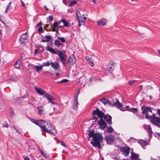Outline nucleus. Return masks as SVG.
<instances>
[{
	"instance_id": "1",
	"label": "nucleus",
	"mask_w": 160,
	"mask_h": 160,
	"mask_svg": "<svg viewBox=\"0 0 160 160\" xmlns=\"http://www.w3.org/2000/svg\"><path fill=\"white\" fill-rule=\"evenodd\" d=\"M141 110L142 111V113H146V118L148 119L151 120V122L153 124L160 127V109H158L157 113L159 115V117L156 116L155 114L153 113L152 115H149L148 112L152 113L151 108L150 107H147L142 106L141 107Z\"/></svg>"
},
{
	"instance_id": "2",
	"label": "nucleus",
	"mask_w": 160,
	"mask_h": 160,
	"mask_svg": "<svg viewBox=\"0 0 160 160\" xmlns=\"http://www.w3.org/2000/svg\"><path fill=\"white\" fill-rule=\"evenodd\" d=\"M45 49L47 51L50 52L53 54H57L59 57L60 61L64 66H67V63L66 61L67 57V55L64 53L63 51L58 50L56 52L53 48L49 47L48 46L46 47Z\"/></svg>"
},
{
	"instance_id": "3",
	"label": "nucleus",
	"mask_w": 160,
	"mask_h": 160,
	"mask_svg": "<svg viewBox=\"0 0 160 160\" xmlns=\"http://www.w3.org/2000/svg\"><path fill=\"white\" fill-rule=\"evenodd\" d=\"M102 141L103 137L102 134L99 133H96L92 138V141L90 142V143L94 147L101 149V142Z\"/></svg>"
},
{
	"instance_id": "4",
	"label": "nucleus",
	"mask_w": 160,
	"mask_h": 160,
	"mask_svg": "<svg viewBox=\"0 0 160 160\" xmlns=\"http://www.w3.org/2000/svg\"><path fill=\"white\" fill-rule=\"evenodd\" d=\"M41 129L42 131H45L52 134H54L57 132L56 130L52 128L51 125L46 122V123H44L42 124Z\"/></svg>"
},
{
	"instance_id": "5",
	"label": "nucleus",
	"mask_w": 160,
	"mask_h": 160,
	"mask_svg": "<svg viewBox=\"0 0 160 160\" xmlns=\"http://www.w3.org/2000/svg\"><path fill=\"white\" fill-rule=\"evenodd\" d=\"M115 100V101H110L105 98H102L101 100V102L104 104L108 103L110 105H112V107L115 106L117 108L120 107L122 106V104L119 102L118 99L116 98Z\"/></svg>"
},
{
	"instance_id": "6",
	"label": "nucleus",
	"mask_w": 160,
	"mask_h": 160,
	"mask_svg": "<svg viewBox=\"0 0 160 160\" xmlns=\"http://www.w3.org/2000/svg\"><path fill=\"white\" fill-rule=\"evenodd\" d=\"M76 62L75 57L73 54H72L69 58L68 60V67H71L76 63Z\"/></svg>"
},
{
	"instance_id": "7",
	"label": "nucleus",
	"mask_w": 160,
	"mask_h": 160,
	"mask_svg": "<svg viewBox=\"0 0 160 160\" xmlns=\"http://www.w3.org/2000/svg\"><path fill=\"white\" fill-rule=\"evenodd\" d=\"M92 114L96 115L100 119H103V117L104 115V113L100 111L99 109L97 108L96 110H93L92 112Z\"/></svg>"
},
{
	"instance_id": "8",
	"label": "nucleus",
	"mask_w": 160,
	"mask_h": 160,
	"mask_svg": "<svg viewBox=\"0 0 160 160\" xmlns=\"http://www.w3.org/2000/svg\"><path fill=\"white\" fill-rule=\"evenodd\" d=\"M80 92V91H78L77 93L76 94H75V96L74 98L73 102L74 103L72 105V107L73 109L76 110L78 108V98Z\"/></svg>"
},
{
	"instance_id": "9",
	"label": "nucleus",
	"mask_w": 160,
	"mask_h": 160,
	"mask_svg": "<svg viewBox=\"0 0 160 160\" xmlns=\"http://www.w3.org/2000/svg\"><path fill=\"white\" fill-rule=\"evenodd\" d=\"M31 121L32 122L35 124L36 125L39 126L41 128L42 124L44 123H46V121L43 120H35L34 119L30 118Z\"/></svg>"
},
{
	"instance_id": "10",
	"label": "nucleus",
	"mask_w": 160,
	"mask_h": 160,
	"mask_svg": "<svg viewBox=\"0 0 160 160\" xmlns=\"http://www.w3.org/2000/svg\"><path fill=\"white\" fill-rule=\"evenodd\" d=\"M98 123L99 126V128L102 130L104 129L107 126L106 122L103 119H100L98 122Z\"/></svg>"
},
{
	"instance_id": "11",
	"label": "nucleus",
	"mask_w": 160,
	"mask_h": 160,
	"mask_svg": "<svg viewBox=\"0 0 160 160\" xmlns=\"http://www.w3.org/2000/svg\"><path fill=\"white\" fill-rule=\"evenodd\" d=\"M84 14L82 15V17H80L78 19H77L78 22L79 26L84 25L85 23V21L87 19V18L84 16Z\"/></svg>"
},
{
	"instance_id": "12",
	"label": "nucleus",
	"mask_w": 160,
	"mask_h": 160,
	"mask_svg": "<svg viewBox=\"0 0 160 160\" xmlns=\"http://www.w3.org/2000/svg\"><path fill=\"white\" fill-rule=\"evenodd\" d=\"M120 150L125 156H127L129 153L130 148L127 147H121Z\"/></svg>"
},
{
	"instance_id": "13",
	"label": "nucleus",
	"mask_w": 160,
	"mask_h": 160,
	"mask_svg": "<svg viewBox=\"0 0 160 160\" xmlns=\"http://www.w3.org/2000/svg\"><path fill=\"white\" fill-rule=\"evenodd\" d=\"M28 35L27 33L22 34L20 36V41L23 43H25L28 42Z\"/></svg>"
},
{
	"instance_id": "14",
	"label": "nucleus",
	"mask_w": 160,
	"mask_h": 160,
	"mask_svg": "<svg viewBox=\"0 0 160 160\" xmlns=\"http://www.w3.org/2000/svg\"><path fill=\"white\" fill-rule=\"evenodd\" d=\"M103 119L105 120L109 125L111 124L112 123V117L109 115L107 114H104L103 117Z\"/></svg>"
},
{
	"instance_id": "15",
	"label": "nucleus",
	"mask_w": 160,
	"mask_h": 160,
	"mask_svg": "<svg viewBox=\"0 0 160 160\" xmlns=\"http://www.w3.org/2000/svg\"><path fill=\"white\" fill-rule=\"evenodd\" d=\"M114 139V137L111 135L106 136L105 137V139L107 142V143L110 144H111L113 143Z\"/></svg>"
},
{
	"instance_id": "16",
	"label": "nucleus",
	"mask_w": 160,
	"mask_h": 160,
	"mask_svg": "<svg viewBox=\"0 0 160 160\" xmlns=\"http://www.w3.org/2000/svg\"><path fill=\"white\" fill-rule=\"evenodd\" d=\"M51 65L52 67L55 70H57L60 68L59 63L57 62H51Z\"/></svg>"
},
{
	"instance_id": "17",
	"label": "nucleus",
	"mask_w": 160,
	"mask_h": 160,
	"mask_svg": "<svg viewBox=\"0 0 160 160\" xmlns=\"http://www.w3.org/2000/svg\"><path fill=\"white\" fill-rule=\"evenodd\" d=\"M23 57L21 56L20 58L15 63L14 65L15 68L19 69L20 68V63L22 60Z\"/></svg>"
},
{
	"instance_id": "18",
	"label": "nucleus",
	"mask_w": 160,
	"mask_h": 160,
	"mask_svg": "<svg viewBox=\"0 0 160 160\" xmlns=\"http://www.w3.org/2000/svg\"><path fill=\"white\" fill-rule=\"evenodd\" d=\"M115 64L114 63H109L108 65V71L109 72H112L113 70Z\"/></svg>"
},
{
	"instance_id": "19",
	"label": "nucleus",
	"mask_w": 160,
	"mask_h": 160,
	"mask_svg": "<svg viewBox=\"0 0 160 160\" xmlns=\"http://www.w3.org/2000/svg\"><path fill=\"white\" fill-rule=\"evenodd\" d=\"M35 90L40 95H45V93H47V92H45L44 90L41 89V88H38L36 87H35Z\"/></svg>"
},
{
	"instance_id": "20",
	"label": "nucleus",
	"mask_w": 160,
	"mask_h": 160,
	"mask_svg": "<svg viewBox=\"0 0 160 160\" xmlns=\"http://www.w3.org/2000/svg\"><path fill=\"white\" fill-rule=\"evenodd\" d=\"M45 97L47 98L48 101H51L54 99V98L51 95L48 94L47 92L45 93Z\"/></svg>"
},
{
	"instance_id": "21",
	"label": "nucleus",
	"mask_w": 160,
	"mask_h": 160,
	"mask_svg": "<svg viewBox=\"0 0 160 160\" xmlns=\"http://www.w3.org/2000/svg\"><path fill=\"white\" fill-rule=\"evenodd\" d=\"M58 24H60V22L58 23V22H56L53 23L52 27L51 28L52 31V32H55L56 31V28H57L58 27Z\"/></svg>"
},
{
	"instance_id": "22",
	"label": "nucleus",
	"mask_w": 160,
	"mask_h": 160,
	"mask_svg": "<svg viewBox=\"0 0 160 160\" xmlns=\"http://www.w3.org/2000/svg\"><path fill=\"white\" fill-rule=\"evenodd\" d=\"M34 68L35 69V71L37 72H38L42 69V65H35L33 66Z\"/></svg>"
},
{
	"instance_id": "23",
	"label": "nucleus",
	"mask_w": 160,
	"mask_h": 160,
	"mask_svg": "<svg viewBox=\"0 0 160 160\" xmlns=\"http://www.w3.org/2000/svg\"><path fill=\"white\" fill-rule=\"evenodd\" d=\"M131 159H133L135 160L138 158L139 155L137 153H133L132 152H131Z\"/></svg>"
},
{
	"instance_id": "24",
	"label": "nucleus",
	"mask_w": 160,
	"mask_h": 160,
	"mask_svg": "<svg viewBox=\"0 0 160 160\" xmlns=\"http://www.w3.org/2000/svg\"><path fill=\"white\" fill-rule=\"evenodd\" d=\"M138 143L141 145L142 147H145L147 145V142L146 141L141 139L138 142Z\"/></svg>"
},
{
	"instance_id": "25",
	"label": "nucleus",
	"mask_w": 160,
	"mask_h": 160,
	"mask_svg": "<svg viewBox=\"0 0 160 160\" xmlns=\"http://www.w3.org/2000/svg\"><path fill=\"white\" fill-rule=\"evenodd\" d=\"M95 133H94L93 131H89L88 133L89 137L87 138L88 140H89V138L91 137H92L93 138Z\"/></svg>"
},
{
	"instance_id": "26",
	"label": "nucleus",
	"mask_w": 160,
	"mask_h": 160,
	"mask_svg": "<svg viewBox=\"0 0 160 160\" xmlns=\"http://www.w3.org/2000/svg\"><path fill=\"white\" fill-rule=\"evenodd\" d=\"M57 39L54 41V44L56 47H59L60 46H62V44Z\"/></svg>"
},
{
	"instance_id": "27",
	"label": "nucleus",
	"mask_w": 160,
	"mask_h": 160,
	"mask_svg": "<svg viewBox=\"0 0 160 160\" xmlns=\"http://www.w3.org/2000/svg\"><path fill=\"white\" fill-rule=\"evenodd\" d=\"M97 23L99 26H104L106 24V22L102 19H100L98 21Z\"/></svg>"
},
{
	"instance_id": "28",
	"label": "nucleus",
	"mask_w": 160,
	"mask_h": 160,
	"mask_svg": "<svg viewBox=\"0 0 160 160\" xmlns=\"http://www.w3.org/2000/svg\"><path fill=\"white\" fill-rule=\"evenodd\" d=\"M61 22H62L64 24V26L68 27H69V23L66 20L64 19H62Z\"/></svg>"
},
{
	"instance_id": "29",
	"label": "nucleus",
	"mask_w": 160,
	"mask_h": 160,
	"mask_svg": "<svg viewBox=\"0 0 160 160\" xmlns=\"http://www.w3.org/2000/svg\"><path fill=\"white\" fill-rule=\"evenodd\" d=\"M113 131V129L111 126H109L106 130L107 132L108 133H112Z\"/></svg>"
},
{
	"instance_id": "30",
	"label": "nucleus",
	"mask_w": 160,
	"mask_h": 160,
	"mask_svg": "<svg viewBox=\"0 0 160 160\" xmlns=\"http://www.w3.org/2000/svg\"><path fill=\"white\" fill-rule=\"evenodd\" d=\"M43 108L42 107H38V114L40 115L43 114Z\"/></svg>"
},
{
	"instance_id": "31",
	"label": "nucleus",
	"mask_w": 160,
	"mask_h": 160,
	"mask_svg": "<svg viewBox=\"0 0 160 160\" xmlns=\"http://www.w3.org/2000/svg\"><path fill=\"white\" fill-rule=\"evenodd\" d=\"M80 9H78L76 12V15L77 16L76 18L77 19H78V18L80 17H82V16L81 14L80 13Z\"/></svg>"
},
{
	"instance_id": "32",
	"label": "nucleus",
	"mask_w": 160,
	"mask_h": 160,
	"mask_svg": "<svg viewBox=\"0 0 160 160\" xmlns=\"http://www.w3.org/2000/svg\"><path fill=\"white\" fill-rule=\"evenodd\" d=\"M53 18V17L52 15H50L48 18H47V22L48 23L51 22L52 21Z\"/></svg>"
},
{
	"instance_id": "33",
	"label": "nucleus",
	"mask_w": 160,
	"mask_h": 160,
	"mask_svg": "<svg viewBox=\"0 0 160 160\" xmlns=\"http://www.w3.org/2000/svg\"><path fill=\"white\" fill-rule=\"evenodd\" d=\"M45 38L46 39V40H47V42H48L50 40H51V44L52 43V38H51V36H47L46 35L45 36Z\"/></svg>"
},
{
	"instance_id": "34",
	"label": "nucleus",
	"mask_w": 160,
	"mask_h": 160,
	"mask_svg": "<svg viewBox=\"0 0 160 160\" xmlns=\"http://www.w3.org/2000/svg\"><path fill=\"white\" fill-rule=\"evenodd\" d=\"M147 130L149 134H151L152 133V128L150 126H148L147 127Z\"/></svg>"
},
{
	"instance_id": "35",
	"label": "nucleus",
	"mask_w": 160,
	"mask_h": 160,
	"mask_svg": "<svg viewBox=\"0 0 160 160\" xmlns=\"http://www.w3.org/2000/svg\"><path fill=\"white\" fill-rule=\"evenodd\" d=\"M40 151L41 155H42L44 158H46L48 157L46 153H44L40 149Z\"/></svg>"
},
{
	"instance_id": "36",
	"label": "nucleus",
	"mask_w": 160,
	"mask_h": 160,
	"mask_svg": "<svg viewBox=\"0 0 160 160\" xmlns=\"http://www.w3.org/2000/svg\"><path fill=\"white\" fill-rule=\"evenodd\" d=\"M77 2L75 1H72L69 5V7H72L74 6Z\"/></svg>"
},
{
	"instance_id": "37",
	"label": "nucleus",
	"mask_w": 160,
	"mask_h": 160,
	"mask_svg": "<svg viewBox=\"0 0 160 160\" xmlns=\"http://www.w3.org/2000/svg\"><path fill=\"white\" fill-rule=\"evenodd\" d=\"M51 64V62L49 63L48 61L47 62H44L42 64L43 67L45 66L48 67Z\"/></svg>"
},
{
	"instance_id": "38",
	"label": "nucleus",
	"mask_w": 160,
	"mask_h": 160,
	"mask_svg": "<svg viewBox=\"0 0 160 160\" xmlns=\"http://www.w3.org/2000/svg\"><path fill=\"white\" fill-rule=\"evenodd\" d=\"M18 78L17 77L14 76L10 78V80L13 81L14 82H16L18 80Z\"/></svg>"
},
{
	"instance_id": "39",
	"label": "nucleus",
	"mask_w": 160,
	"mask_h": 160,
	"mask_svg": "<svg viewBox=\"0 0 160 160\" xmlns=\"http://www.w3.org/2000/svg\"><path fill=\"white\" fill-rule=\"evenodd\" d=\"M57 39L60 40H61V41L62 42H65L66 41L64 37H58L57 38Z\"/></svg>"
},
{
	"instance_id": "40",
	"label": "nucleus",
	"mask_w": 160,
	"mask_h": 160,
	"mask_svg": "<svg viewBox=\"0 0 160 160\" xmlns=\"http://www.w3.org/2000/svg\"><path fill=\"white\" fill-rule=\"evenodd\" d=\"M38 32L39 33H42L43 32L42 27H40L38 29Z\"/></svg>"
},
{
	"instance_id": "41",
	"label": "nucleus",
	"mask_w": 160,
	"mask_h": 160,
	"mask_svg": "<svg viewBox=\"0 0 160 160\" xmlns=\"http://www.w3.org/2000/svg\"><path fill=\"white\" fill-rule=\"evenodd\" d=\"M88 63L90 64V65L92 67L94 66V64L93 63V62L92 60V59H91L90 61H88Z\"/></svg>"
},
{
	"instance_id": "42",
	"label": "nucleus",
	"mask_w": 160,
	"mask_h": 160,
	"mask_svg": "<svg viewBox=\"0 0 160 160\" xmlns=\"http://www.w3.org/2000/svg\"><path fill=\"white\" fill-rule=\"evenodd\" d=\"M95 115H93L92 114V119L94 120L95 121H96L98 119V118L97 117L95 116Z\"/></svg>"
},
{
	"instance_id": "43",
	"label": "nucleus",
	"mask_w": 160,
	"mask_h": 160,
	"mask_svg": "<svg viewBox=\"0 0 160 160\" xmlns=\"http://www.w3.org/2000/svg\"><path fill=\"white\" fill-rule=\"evenodd\" d=\"M122 106H121L120 107L117 108H120V109L122 111H125L126 110V108L125 107H122Z\"/></svg>"
},
{
	"instance_id": "44",
	"label": "nucleus",
	"mask_w": 160,
	"mask_h": 160,
	"mask_svg": "<svg viewBox=\"0 0 160 160\" xmlns=\"http://www.w3.org/2000/svg\"><path fill=\"white\" fill-rule=\"evenodd\" d=\"M136 80H131L128 82V83L130 85H132L136 81Z\"/></svg>"
},
{
	"instance_id": "45",
	"label": "nucleus",
	"mask_w": 160,
	"mask_h": 160,
	"mask_svg": "<svg viewBox=\"0 0 160 160\" xmlns=\"http://www.w3.org/2000/svg\"><path fill=\"white\" fill-rule=\"evenodd\" d=\"M60 142L61 145L65 147H67V146L64 142H63V141H61Z\"/></svg>"
},
{
	"instance_id": "46",
	"label": "nucleus",
	"mask_w": 160,
	"mask_h": 160,
	"mask_svg": "<svg viewBox=\"0 0 160 160\" xmlns=\"http://www.w3.org/2000/svg\"><path fill=\"white\" fill-rule=\"evenodd\" d=\"M126 109V110L129 111H132V109L130 108L128 106H125Z\"/></svg>"
},
{
	"instance_id": "47",
	"label": "nucleus",
	"mask_w": 160,
	"mask_h": 160,
	"mask_svg": "<svg viewBox=\"0 0 160 160\" xmlns=\"http://www.w3.org/2000/svg\"><path fill=\"white\" fill-rule=\"evenodd\" d=\"M131 109H132V112H136L138 111V109L136 108H131Z\"/></svg>"
},
{
	"instance_id": "48",
	"label": "nucleus",
	"mask_w": 160,
	"mask_h": 160,
	"mask_svg": "<svg viewBox=\"0 0 160 160\" xmlns=\"http://www.w3.org/2000/svg\"><path fill=\"white\" fill-rule=\"evenodd\" d=\"M69 80L68 79H63L62 80H61V82H62V83H66L68 82Z\"/></svg>"
},
{
	"instance_id": "49",
	"label": "nucleus",
	"mask_w": 160,
	"mask_h": 160,
	"mask_svg": "<svg viewBox=\"0 0 160 160\" xmlns=\"http://www.w3.org/2000/svg\"><path fill=\"white\" fill-rule=\"evenodd\" d=\"M85 59L87 60L88 61H88L90 60L91 59H92L91 58V57H89L88 56H86L85 57Z\"/></svg>"
},
{
	"instance_id": "50",
	"label": "nucleus",
	"mask_w": 160,
	"mask_h": 160,
	"mask_svg": "<svg viewBox=\"0 0 160 160\" xmlns=\"http://www.w3.org/2000/svg\"><path fill=\"white\" fill-rule=\"evenodd\" d=\"M62 27H61V26H58V27L57 28V30H56V31H55L56 32V36L57 35V34L58 33V29L59 28H61Z\"/></svg>"
},
{
	"instance_id": "51",
	"label": "nucleus",
	"mask_w": 160,
	"mask_h": 160,
	"mask_svg": "<svg viewBox=\"0 0 160 160\" xmlns=\"http://www.w3.org/2000/svg\"><path fill=\"white\" fill-rule=\"evenodd\" d=\"M13 128L17 132H18V133H20L19 132H18V130L17 129H16V128L14 126H13Z\"/></svg>"
},
{
	"instance_id": "52",
	"label": "nucleus",
	"mask_w": 160,
	"mask_h": 160,
	"mask_svg": "<svg viewBox=\"0 0 160 160\" xmlns=\"http://www.w3.org/2000/svg\"><path fill=\"white\" fill-rule=\"evenodd\" d=\"M24 160H30L29 158L27 156H25L24 157Z\"/></svg>"
},
{
	"instance_id": "53",
	"label": "nucleus",
	"mask_w": 160,
	"mask_h": 160,
	"mask_svg": "<svg viewBox=\"0 0 160 160\" xmlns=\"http://www.w3.org/2000/svg\"><path fill=\"white\" fill-rule=\"evenodd\" d=\"M20 2L22 4L21 6L23 7H25V4H24V3H23V2L22 1V0H20Z\"/></svg>"
},
{
	"instance_id": "54",
	"label": "nucleus",
	"mask_w": 160,
	"mask_h": 160,
	"mask_svg": "<svg viewBox=\"0 0 160 160\" xmlns=\"http://www.w3.org/2000/svg\"><path fill=\"white\" fill-rule=\"evenodd\" d=\"M42 23L41 21L40 22L38 23L36 25L37 26H39L42 25Z\"/></svg>"
},
{
	"instance_id": "55",
	"label": "nucleus",
	"mask_w": 160,
	"mask_h": 160,
	"mask_svg": "<svg viewBox=\"0 0 160 160\" xmlns=\"http://www.w3.org/2000/svg\"><path fill=\"white\" fill-rule=\"evenodd\" d=\"M3 126L6 128H7L8 127V123H5L3 125Z\"/></svg>"
},
{
	"instance_id": "56",
	"label": "nucleus",
	"mask_w": 160,
	"mask_h": 160,
	"mask_svg": "<svg viewBox=\"0 0 160 160\" xmlns=\"http://www.w3.org/2000/svg\"><path fill=\"white\" fill-rule=\"evenodd\" d=\"M38 52V50L37 49H35L34 52V54H35L36 53H37Z\"/></svg>"
},
{
	"instance_id": "57",
	"label": "nucleus",
	"mask_w": 160,
	"mask_h": 160,
	"mask_svg": "<svg viewBox=\"0 0 160 160\" xmlns=\"http://www.w3.org/2000/svg\"><path fill=\"white\" fill-rule=\"evenodd\" d=\"M11 3H12L11 2H9V3H8V5L7 6V7L9 8V7H10V6H11Z\"/></svg>"
},
{
	"instance_id": "58",
	"label": "nucleus",
	"mask_w": 160,
	"mask_h": 160,
	"mask_svg": "<svg viewBox=\"0 0 160 160\" xmlns=\"http://www.w3.org/2000/svg\"><path fill=\"white\" fill-rule=\"evenodd\" d=\"M64 3V4L66 5L67 3V0H63L62 1Z\"/></svg>"
},
{
	"instance_id": "59",
	"label": "nucleus",
	"mask_w": 160,
	"mask_h": 160,
	"mask_svg": "<svg viewBox=\"0 0 160 160\" xmlns=\"http://www.w3.org/2000/svg\"><path fill=\"white\" fill-rule=\"evenodd\" d=\"M50 102H51L52 104H55L56 103L55 102H53L52 101H48V103H49Z\"/></svg>"
},
{
	"instance_id": "60",
	"label": "nucleus",
	"mask_w": 160,
	"mask_h": 160,
	"mask_svg": "<svg viewBox=\"0 0 160 160\" xmlns=\"http://www.w3.org/2000/svg\"><path fill=\"white\" fill-rule=\"evenodd\" d=\"M44 8H45V9L46 11L48 10V9L47 8L46 6V5L44 6Z\"/></svg>"
},
{
	"instance_id": "61",
	"label": "nucleus",
	"mask_w": 160,
	"mask_h": 160,
	"mask_svg": "<svg viewBox=\"0 0 160 160\" xmlns=\"http://www.w3.org/2000/svg\"><path fill=\"white\" fill-rule=\"evenodd\" d=\"M115 160H119V159L118 157H115L114 158H113Z\"/></svg>"
},
{
	"instance_id": "62",
	"label": "nucleus",
	"mask_w": 160,
	"mask_h": 160,
	"mask_svg": "<svg viewBox=\"0 0 160 160\" xmlns=\"http://www.w3.org/2000/svg\"><path fill=\"white\" fill-rule=\"evenodd\" d=\"M97 0H92V2H93V3L94 4H95L96 2V1H97Z\"/></svg>"
},
{
	"instance_id": "63",
	"label": "nucleus",
	"mask_w": 160,
	"mask_h": 160,
	"mask_svg": "<svg viewBox=\"0 0 160 160\" xmlns=\"http://www.w3.org/2000/svg\"><path fill=\"white\" fill-rule=\"evenodd\" d=\"M42 42H48L47 40H43V39H42Z\"/></svg>"
},
{
	"instance_id": "64",
	"label": "nucleus",
	"mask_w": 160,
	"mask_h": 160,
	"mask_svg": "<svg viewBox=\"0 0 160 160\" xmlns=\"http://www.w3.org/2000/svg\"><path fill=\"white\" fill-rule=\"evenodd\" d=\"M46 28V26H45L44 27V29H45L47 31H48L50 30V29L48 30Z\"/></svg>"
}]
</instances>
